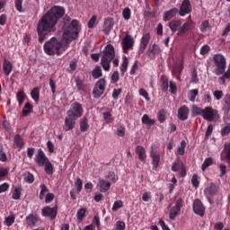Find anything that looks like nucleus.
Instances as JSON below:
<instances>
[{
	"label": "nucleus",
	"mask_w": 230,
	"mask_h": 230,
	"mask_svg": "<svg viewBox=\"0 0 230 230\" xmlns=\"http://www.w3.org/2000/svg\"><path fill=\"white\" fill-rule=\"evenodd\" d=\"M63 22L62 41L58 40L56 37H53L43 45L44 52L46 55H49V57H53L54 55L60 57V55H62V52L60 51V49H62V43L69 44V42L75 40L80 33V22H78V20L71 21V17L65 16L63 18Z\"/></svg>",
	"instance_id": "f257e3e1"
},
{
	"label": "nucleus",
	"mask_w": 230,
	"mask_h": 230,
	"mask_svg": "<svg viewBox=\"0 0 230 230\" xmlns=\"http://www.w3.org/2000/svg\"><path fill=\"white\" fill-rule=\"evenodd\" d=\"M66 9L64 7L56 5L49 10L40 20L37 25L38 40L42 44L46 40V37L52 31L57 30L56 26L58 19L64 17Z\"/></svg>",
	"instance_id": "f03ea898"
},
{
	"label": "nucleus",
	"mask_w": 230,
	"mask_h": 230,
	"mask_svg": "<svg viewBox=\"0 0 230 230\" xmlns=\"http://www.w3.org/2000/svg\"><path fill=\"white\" fill-rule=\"evenodd\" d=\"M111 62L113 64V67H118V66H119V59L116 58L114 46L109 44L105 47L101 58V66L103 71H106L107 73L111 71Z\"/></svg>",
	"instance_id": "7ed1b4c3"
},
{
	"label": "nucleus",
	"mask_w": 230,
	"mask_h": 230,
	"mask_svg": "<svg viewBox=\"0 0 230 230\" xmlns=\"http://www.w3.org/2000/svg\"><path fill=\"white\" fill-rule=\"evenodd\" d=\"M213 62L216 66L215 75H217V76L224 75V73H226V67H227V60L226 59V57L222 54H216L213 57Z\"/></svg>",
	"instance_id": "20e7f679"
},
{
	"label": "nucleus",
	"mask_w": 230,
	"mask_h": 230,
	"mask_svg": "<svg viewBox=\"0 0 230 230\" xmlns=\"http://www.w3.org/2000/svg\"><path fill=\"white\" fill-rule=\"evenodd\" d=\"M105 87H107V81L105 78H102L96 82L92 93L95 100L102 98L103 93H105Z\"/></svg>",
	"instance_id": "39448f33"
},
{
	"label": "nucleus",
	"mask_w": 230,
	"mask_h": 230,
	"mask_svg": "<svg viewBox=\"0 0 230 230\" xmlns=\"http://www.w3.org/2000/svg\"><path fill=\"white\" fill-rule=\"evenodd\" d=\"M67 116L78 119L84 116V107L80 102H74L71 104V108L66 112Z\"/></svg>",
	"instance_id": "423d86ee"
},
{
	"label": "nucleus",
	"mask_w": 230,
	"mask_h": 230,
	"mask_svg": "<svg viewBox=\"0 0 230 230\" xmlns=\"http://www.w3.org/2000/svg\"><path fill=\"white\" fill-rule=\"evenodd\" d=\"M203 119H206V121H217L220 118V115L218 114V111L213 109V107H205L203 109L202 113Z\"/></svg>",
	"instance_id": "0eeeda50"
},
{
	"label": "nucleus",
	"mask_w": 230,
	"mask_h": 230,
	"mask_svg": "<svg viewBox=\"0 0 230 230\" xmlns=\"http://www.w3.org/2000/svg\"><path fill=\"white\" fill-rule=\"evenodd\" d=\"M182 204H184L182 198H180L176 200L175 206L170 209L169 217L171 220H175L177 215L181 213V208H182Z\"/></svg>",
	"instance_id": "6e6552de"
},
{
	"label": "nucleus",
	"mask_w": 230,
	"mask_h": 230,
	"mask_svg": "<svg viewBox=\"0 0 230 230\" xmlns=\"http://www.w3.org/2000/svg\"><path fill=\"white\" fill-rule=\"evenodd\" d=\"M150 157L152 159L153 170L159 168V163H161V153L151 146Z\"/></svg>",
	"instance_id": "1a4fd4ad"
},
{
	"label": "nucleus",
	"mask_w": 230,
	"mask_h": 230,
	"mask_svg": "<svg viewBox=\"0 0 230 230\" xmlns=\"http://www.w3.org/2000/svg\"><path fill=\"white\" fill-rule=\"evenodd\" d=\"M123 53L128 54V50L134 48V38L130 34H127L121 41Z\"/></svg>",
	"instance_id": "9d476101"
},
{
	"label": "nucleus",
	"mask_w": 230,
	"mask_h": 230,
	"mask_svg": "<svg viewBox=\"0 0 230 230\" xmlns=\"http://www.w3.org/2000/svg\"><path fill=\"white\" fill-rule=\"evenodd\" d=\"M58 211V208L55 206L54 208L51 207H45L41 210L42 217H49L50 220H55L57 218V214Z\"/></svg>",
	"instance_id": "9b49d317"
},
{
	"label": "nucleus",
	"mask_w": 230,
	"mask_h": 230,
	"mask_svg": "<svg viewBox=\"0 0 230 230\" xmlns=\"http://www.w3.org/2000/svg\"><path fill=\"white\" fill-rule=\"evenodd\" d=\"M178 13L181 17H184V15L191 13V2H190V0H183L180 6V10H178Z\"/></svg>",
	"instance_id": "f8f14e48"
},
{
	"label": "nucleus",
	"mask_w": 230,
	"mask_h": 230,
	"mask_svg": "<svg viewBox=\"0 0 230 230\" xmlns=\"http://www.w3.org/2000/svg\"><path fill=\"white\" fill-rule=\"evenodd\" d=\"M217 193H218V186H217L215 183H210L205 189V195L209 202H211V199H213V197H215V195Z\"/></svg>",
	"instance_id": "ddd939ff"
},
{
	"label": "nucleus",
	"mask_w": 230,
	"mask_h": 230,
	"mask_svg": "<svg viewBox=\"0 0 230 230\" xmlns=\"http://www.w3.org/2000/svg\"><path fill=\"white\" fill-rule=\"evenodd\" d=\"M161 53V47L159 45L154 43L153 45L149 46L146 56L151 59V60H155V56L159 55Z\"/></svg>",
	"instance_id": "4468645a"
},
{
	"label": "nucleus",
	"mask_w": 230,
	"mask_h": 230,
	"mask_svg": "<svg viewBox=\"0 0 230 230\" xmlns=\"http://www.w3.org/2000/svg\"><path fill=\"white\" fill-rule=\"evenodd\" d=\"M149 42L150 33L144 34L140 40L138 55H143V53H145V49L148 47Z\"/></svg>",
	"instance_id": "2eb2a0df"
},
{
	"label": "nucleus",
	"mask_w": 230,
	"mask_h": 230,
	"mask_svg": "<svg viewBox=\"0 0 230 230\" xmlns=\"http://www.w3.org/2000/svg\"><path fill=\"white\" fill-rule=\"evenodd\" d=\"M76 119L74 117L67 115L65 119V124L63 126V129L65 132H69V130H73L75 128V125H76Z\"/></svg>",
	"instance_id": "dca6fc26"
},
{
	"label": "nucleus",
	"mask_w": 230,
	"mask_h": 230,
	"mask_svg": "<svg viewBox=\"0 0 230 230\" xmlns=\"http://www.w3.org/2000/svg\"><path fill=\"white\" fill-rule=\"evenodd\" d=\"M49 158L46 156V154L42 149H39L38 154L36 155V164L38 166H44L47 163H49Z\"/></svg>",
	"instance_id": "f3484780"
},
{
	"label": "nucleus",
	"mask_w": 230,
	"mask_h": 230,
	"mask_svg": "<svg viewBox=\"0 0 230 230\" xmlns=\"http://www.w3.org/2000/svg\"><path fill=\"white\" fill-rule=\"evenodd\" d=\"M193 211L196 213V215H199V217H204V213H206V208H204V205L202 204V201L200 199H196L193 203Z\"/></svg>",
	"instance_id": "a211bd4d"
},
{
	"label": "nucleus",
	"mask_w": 230,
	"mask_h": 230,
	"mask_svg": "<svg viewBox=\"0 0 230 230\" xmlns=\"http://www.w3.org/2000/svg\"><path fill=\"white\" fill-rule=\"evenodd\" d=\"M190 116V108L188 106L183 105L181 106L178 110V119L181 121H186Z\"/></svg>",
	"instance_id": "6ab92c4d"
},
{
	"label": "nucleus",
	"mask_w": 230,
	"mask_h": 230,
	"mask_svg": "<svg viewBox=\"0 0 230 230\" xmlns=\"http://www.w3.org/2000/svg\"><path fill=\"white\" fill-rule=\"evenodd\" d=\"M112 28H114V19L111 17L106 18L103 22V33H105V35H109L112 31Z\"/></svg>",
	"instance_id": "aec40b11"
},
{
	"label": "nucleus",
	"mask_w": 230,
	"mask_h": 230,
	"mask_svg": "<svg viewBox=\"0 0 230 230\" xmlns=\"http://www.w3.org/2000/svg\"><path fill=\"white\" fill-rule=\"evenodd\" d=\"M193 24H195L193 21H186L183 25H181L180 31H178L179 37H183V35H186V33L191 30V26H193Z\"/></svg>",
	"instance_id": "412c9836"
},
{
	"label": "nucleus",
	"mask_w": 230,
	"mask_h": 230,
	"mask_svg": "<svg viewBox=\"0 0 230 230\" xmlns=\"http://www.w3.org/2000/svg\"><path fill=\"white\" fill-rule=\"evenodd\" d=\"M25 222L28 227H35L37 222H39V216L37 214L31 213L25 217Z\"/></svg>",
	"instance_id": "4be33fe9"
},
{
	"label": "nucleus",
	"mask_w": 230,
	"mask_h": 230,
	"mask_svg": "<svg viewBox=\"0 0 230 230\" xmlns=\"http://www.w3.org/2000/svg\"><path fill=\"white\" fill-rule=\"evenodd\" d=\"M3 71L5 76H10V74L12 73V71H13V65L12 64V61L6 58L4 59Z\"/></svg>",
	"instance_id": "5701e85b"
},
{
	"label": "nucleus",
	"mask_w": 230,
	"mask_h": 230,
	"mask_svg": "<svg viewBox=\"0 0 230 230\" xmlns=\"http://www.w3.org/2000/svg\"><path fill=\"white\" fill-rule=\"evenodd\" d=\"M135 152L138 155L139 161L145 163L146 161V150L143 146H137Z\"/></svg>",
	"instance_id": "b1692460"
},
{
	"label": "nucleus",
	"mask_w": 230,
	"mask_h": 230,
	"mask_svg": "<svg viewBox=\"0 0 230 230\" xmlns=\"http://www.w3.org/2000/svg\"><path fill=\"white\" fill-rule=\"evenodd\" d=\"M177 13H179V9L177 7L170 9L169 11H166L164 13L163 21H164V22H167V21L173 19V17H175V15H177Z\"/></svg>",
	"instance_id": "393cba45"
},
{
	"label": "nucleus",
	"mask_w": 230,
	"mask_h": 230,
	"mask_svg": "<svg viewBox=\"0 0 230 230\" xmlns=\"http://www.w3.org/2000/svg\"><path fill=\"white\" fill-rule=\"evenodd\" d=\"M111 183L105 180H100L99 183L97 184L98 190L102 191V193H105L111 190Z\"/></svg>",
	"instance_id": "a878e982"
},
{
	"label": "nucleus",
	"mask_w": 230,
	"mask_h": 230,
	"mask_svg": "<svg viewBox=\"0 0 230 230\" xmlns=\"http://www.w3.org/2000/svg\"><path fill=\"white\" fill-rule=\"evenodd\" d=\"M181 24V20H173L170 22L169 28L172 33H175V31H180Z\"/></svg>",
	"instance_id": "bb28decb"
},
{
	"label": "nucleus",
	"mask_w": 230,
	"mask_h": 230,
	"mask_svg": "<svg viewBox=\"0 0 230 230\" xmlns=\"http://www.w3.org/2000/svg\"><path fill=\"white\" fill-rule=\"evenodd\" d=\"M226 159H230V143L228 145H225V148L220 155L221 161H226Z\"/></svg>",
	"instance_id": "cd10ccee"
},
{
	"label": "nucleus",
	"mask_w": 230,
	"mask_h": 230,
	"mask_svg": "<svg viewBox=\"0 0 230 230\" xmlns=\"http://www.w3.org/2000/svg\"><path fill=\"white\" fill-rule=\"evenodd\" d=\"M80 131L81 132H87L89 130V119L84 117L79 122Z\"/></svg>",
	"instance_id": "c85d7f7f"
},
{
	"label": "nucleus",
	"mask_w": 230,
	"mask_h": 230,
	"mask_svg": "<svg viewBox=\"0 0 230 230\" xmlns=\"http://www.w3.org/2000/svg\"><path fill=\"white\" fill-rule=\"evenodd\" d=\"M182 69H184V66H182V64L176 66L172 69V75L173 76H175L176 80L181 81V75L182 73Z\"/></svg>",
	"instance_id": "c756f323"
},
{
	"label": "nucleus",
	"mask_w": 230,
	"mask_h": 230,
	"mask_svg": "<svg viewBox=\"0 0 230 230\" xmlns=\"http://www.w3.org/2000/svg\"><path fill=\"white\" fill-rule=\"evenodd\" d=\"M31 112H33V106L31 103L30 102H26L24 104V107L22 111V114L24 118H26V116H30V114H31Z\"/></svg>",
	"instance_id": "7c9ffc66"
},
{
	"label": "nucleus",
	"mask_w": 230,
	"mask_h": 230,
	"mask_svg": "<svg viewBox=\"0 0 230 230\" xmlns=\"http://www.w3.org/2000/svg\"><path fill=\"white\" fill-rule=\"evenodd\" d=\"M43 166L44 172L47 173V175H53V173H55V167L53 166V164L49 162V160Z\"/></svg>",
	"instance_id": "2f4dec72"
},
{
	"label": "nucleus",
	"mask_w": 230,
	"mask_h": 230,
	"mask_svg": "<svg viewBox=\"0 0 230 230\" xmlns=\"http://www.w3.org/2000/svg\"><path fill=\"white\" fill-rule=\"evenodd\" d=\"M13 142L17 148H22L24 146V139L20 134L14 136Z\"/></svg>",
	"instance_id": "473e14b6"
},
{
	"label": "nucleus",
	"mask_w": 230,
	"mask_h": 230,
	"mask_svg": "<svg viewBox=\"0 0 230 230\" xmlns=\"http://www.w3.org/2000/svg\"><path fill=\"white\" fill-rule=\"evenodd\" d=\"M31 96L32 98V100L38 103L39 100L40 98V90L39 89V87H34L31 92Z\"/></svg>",
	"instance_id": "72a5a7b5"
},
{
	"label": "nucleus",
	"mask_w": 230,
	"mask_h": 230,
	"mask_svg": "<svg viewBox=\"0 0 230 230\" xmlns=\"http://www.w3.org/2000/svg\"><path fill=\"white\" fill-rule=\"evenodd\" d=\"M182 168H184V164L182 163V161L177 159L172 165V172H179Z\"/></svg>",
	"instance_id": "f704fd0d"
},
{
	"label": "nucleus",
	"mask_w": 230,
	"mask_h": 230,
	"mask_svg": "<svg viewBox=\"0 0 230 230\" xmlns=\"http://www.w3.org/2000/svg\"><path fill=\"white\" fill-rule=\"evenodd\" d=\"M142 123L144 125H148V127H152V125H155V120L150 119L148 114H144L143 117H142Z\"/></svg>",
	"instance_id": "c9c22d12"
},
{
	"label": "nucleus",
	"mask_w": 230,
	"mask_h": 230,
	"mask_svg": "<svg viewBox=\"0 0 230 230\" xmlns=\"http://www.w3.org/2000/svg\"><path fill=\"white\" fill-rule=\"evenodd\" d=\"M16 98H17V102L19 103V107H21V105H22V103H24V100L26 98V93H24V91L20 90L16 93Z\"/></svg>",
	"instance_id": "e433bc0d"
},
{
	"label": "nucleus",
	"mask_w": 230,
	"mask_h": 230,
	"mask_svg": "<svg viewBox=\"0 0 230 230\" xmlns=\"http://www.w3.org/2000/svg\"><path fill=\"white\" fill-rule=\"evenodd\" d=\"M103 73L102 72V67L101 66H95V68L92 71V76L94 79H98L101 76H102Z\"/></svg>",
	"instance_id": "4c0bfd02"
},
{
	"label": "nucleus",
	"mask_w": 230,
	"mask_h": 230,
	"mask_svg": "<svg viewBox=\"0 0 230 230\" xmlns=\"http://www.w3.org/2000/svg\"><path fill=\"white\" fill-rule=\"evenodd\" d=\"M128 68V58L124 56L122 64L119 67L120 72L122 73V75H125V73H127Z\"/></svg>",
	"instance_id": "58836bf2"
},
{
	"label": "nucleus",
	"mask_w": 230,
	"mask_h": 230,
	"mask_svg": "<svg viewBox=\"0 0 230 230\" xmlns=\"http://www.w3.org/2000/svg\"><path fill=\"white\" fill-rule=\"evenodd\" d=\"M85 213H87V208H82L77 211L76 217L79 222H83L84 218H85Z\"/></svg>",
	"instance_id": "ea45409f"
},
{
	"label": "nucleus",
	"mask_w": 230,
	"mask_h": 230,
	"mask_svg": "<svg viewBox=\"0 0 230 230\" xmlns=\"http://www.w3.org/2000/svg\"><path fill=\"white\" fill-rule=\"evenodd\" d=\"M213 164V158L212 157H208L205 159L204 163L201 165V170L202 172H205L209 166Z\"/></svg>",
	"instance_id": "a19ab883"
},
{
	"label": "nucleus",
	"mask_w": 230,
	"mask_h": 230,
	"mask_svg": "<svg viewBox=\"0 0 230 230\" xmlns=\"http://www.w3.org/2000/svg\"><path fill=\"white\" fill-rule=\"evenodd\" d=\"M48 191H49V190L48 189V186H46V184H41L40 192V200H44Z\"/></svg>",
	"instance_id": "79ce46f5"
},
{
	"label": "nucleus",
	"mask_w": 230,
	"mask_h": 230,
	"mask_svg": "<svg viewBox=\"0 0 230 230\" xmlns=\"http://www.w3.org/2000/svg\"><path fill=\"white\" fill-rule=\"evenodd\" d=\"M199 96V90L193 89L189 92L188 99L190 102H195V99Z\"/></svg>",
	"instance_id": "37998d69"
},
{
	"label": "nucleus",
	"mask_w": 230,
	"mask_h": 230,
	"mask_svg": "<svg viewBox=\"0 0 230 230\" xmlns=\"http://www.w3.org/2000/svg\"><path fill=\"white\" fill-rule=\"evenodd\" d=\"M190 78V84H199V75L197 74V68L192 69Z\"/></svg>",
	"instance_id": "c03bdc74"
},
{
	"label": "nucleus",
	"mask_w": 230,
	"mask_h": 230,
	"mask_svg": "<svg viewBox=\"0 0 230 230\" xmlns=\"http://www.w3.org/2000/svg\"><path fill=\"white\" fill-rule=\"evenodd\" d=\"M75 84L78 91H85V84H84V80L80 77L75 79Z\"/></svg>",
	"instance_id": "a18cd8bd"
},
{
	"label": "nucleus",
	"mask_w": 230,
	"mask_h": 230,
	"mask_svg": "<svg viewBox=\"0 0 230 230\" xmlns=\"http://www.w3.org/2000/svg\"><path fill=\"white\" fill-rule=\"evenodd\" d=\"M158 121L160 123H164L166 121V111L164 110H161L157 113Z\"/></svg>",
	"instance_id": "49530a36"
},
{
	"label": "nucleus",
	"mask_w": 230,
	"mask_h": 230,
	"mask_svg": "<svg viewBox=\"0 0 230 230\" xmlns=\"http://www.w3.org/2000/svg\"><path fill=\"white\" fill-rule=\"evenodd\" d=\"M12 199L13 200H19V199H21V188L19 187L14 188V190H13Z\"/></svg>",
	"instance_id": "de8ad7c7"
},
{
	"label": "nucleus",
	"mask_w": 230,
	"mask_h": 230,
	"mask_svg": "<svg viewBox=\"0 0 230 230\" xmlns=\"http://www.w3.org/2000/svg\"><path fill=\"white\" fill-rule=\"evenodd\" d=\"M119 82V72L114 71L111 76V84H118Z\"/></svg>",
	"instance_id": "09e8293b"
},
{
	"label": "nucleus",
	"mask_w": 230,
	"mask_h": 230,
	"mask_svg": "<svg viewBox=\"0 0 230 230\" xmlns=\"http://www.w3.org/2000/svg\"><path fill=\"white\" fill-rule=\"evenodd\" d=\"M185 150H186V141L182 140L181 142V146L178 147V151H177L178 155H184Z\"/></svg>",
	"instance_id": "8fccbe9b"
},
{
	"label": "nucleus",
	"mask_w": 230,
	"mask_h": 230,
	"mask_svg": "<svg viewBox=\"0 0 230 230\" xmlns=\"http://www.w3.org/2000/svg\"><path fill=\"white\" fill-rule=\"evenodd\" d=\"M203 112H204V109L202 110L199 108L197 105L192 106V114L194 116H202Z\"/></svg>",
	"instance_id": "3c124183"
},
{
	"label": "nucleus",
	"mask_w": 230,
	"mask_h": 230,
	"mask_svg": "<svg viewBox=\"0 0 230 230\" xmlns=\"http://www.w3.org/2000/svg\"><path fill=\"white\" fill-rule=\"evenodd\" d=\"M130 15H131V11L130 8L126 7L123 12H122V17L123 19H125V21H128V19H130Z\"/></svg>",
	"instance_id": "603ef678"
},
{
	"label": "nucleus",
	"mask_w": 230,
	"mask_h": 230,
	"mask_svg": "<svg viewBox=\"0 0 230 230\" xmlns=\"http://www.w3.org/2000/svg\"><path fill=\"white\" fill-rule=\"evenodd\" d=\"M15 8L20 13H24V9H22V0H15Z\"/></svg>",
	"instance_id": "864d4df0"
},
{
	"label": "nucleus",
	"mask_w": 230,
	"mask_h": 230,
	"mask_svg": "<svg viewBox=\"0 0 230 230\" xmlns=\"http://www.w3.org/2000/svg\"><path fill=\"white\" fill-rule=\"evenodd\" d=\"M191 184L194 188H198L200 184V181H199V175L193 174L191 178Z\"/></svg>",
	"instance_id": "5fc2aeb1"
},
{
	"label": "nucleus",
	"mask_w": 230,
	"mask_h": 230,
	"mask_svg": "<svg viewBox=\"0 0 230 230\" xmlns=\"http://www.w3.org/2000/svg\"><path fill=\"white\" fill-rule=\"evenodd\" d=\"M103 119H105L106 123H111L112 119V114L110 111H105L102 113Z\"/></svg>",
	"instance_id": "6e6d98bb"
},
{
	"label": "nucleus",
	"mask_w": 230,
	"mask_h": 230,
	"mask_svg": "<svg viewBox=\"0 0 230 230\" xmlns=\"http://www.w3.org/2000/svg\"><path fill=\"white\" fill-rule=\"evenodd\" d=\"M219 177H224V175L227 173V166H226L224 164H219Z\"/></svg>",
	"instance_id": "4d7b16f0"
},
{
	"label": "nucleus",
	"mask_w": 230,
	"mask_h": 230,
	"mask_svg": "<svg viewBox=\"0 0 230 230\" xmlns=\"http://www.w3.org/2000/svg\"><path fill=\"white\" fill-rule=\"evenodd\" d=\"M229 134H230V123H228L226 126H225L221 129V136L226 137V136H229Z\"/></svg>",
	"instance_id": "13d9d810"
},
{
	"label": "nucleus",
	"mask_w": 230,
	"mask_h": 230,
	"mask_svg": "<svg viewBox=\"0 0 230 230\" xmlns=\"http://www.w3.org/2000/svg\"><path fill=\"white\" fill-rule=\"evenodd\" d=\"M208 28H209V22L204 21V22H202L199 30H200V31L205 33V31H208Z\"/></svg>",
	"instance_id": "bf43d9fd"
},
{
	"label": "nucleus",
	"mask_w": 230,
	"mask_h": 230,
	"mask_svg": "<svg viewBox=\"0 0 230 230\" xmlns=\"http://www.w3.org/2000/svg\"><path fill=\"white\" fill-rule=\"evenodd\" d=\"M121 208H123V201L122 200L115 201L112 206V211H118V209Z\"/></svg>",
	"instance_id": "052dcab7"
},
{
	"label": "nucleus",
	"mask_w": 230,
	"mask_h": 230,
	"mask_svg": "<svg viewBox=\"0 0 230 230\" xmlns=\"http://www.w3.org/2000/svg\"><path fill=\"white\" fill-rule=\"evenodd\" d=\"M24 180H25L29 184H32V182H34V181H35V177H34L33 174H31V172H28L27 174H25Z\"/></svg>",
	"instance_id": "680f3d73"
},
{
	"label": "nucleus",
	"mask_w": 230,
	"mask_h": 230,
	"mask_svg": "<svg viewBox=\"0 0 230 230\" xmlns=\"http://www.w3.org/2000/svg\"><path fill=\"white\" fill-rule=\"evenodd\" d=\"M139 94L140 96H143V98H145L146 102H150V96L148 95V92H146V90H145L144 88H141L139 90Z\"/></svg>",
	"instance_id": "e2e57ef3"
},
{
	"label": "nucleus",
	"mask_w": 230,
	"mask_h": 230,
	"mask_svg": "<svg viewBox=\"0 0 230 230\" xmlns=\"http://www.w3.org/2000/svg\"><path fill=\"white\" fill-rule=\"evenodd\" d=\"M83 186H84V182L80 178H77V180L75 181V188L77 190V193H80V191H82Z\"/></svg>",
	"instance_id": "0e129e2a"
},
{
	"label": "nucleus",
	"mask_w": 230,
	"mask_h": 230,
	"mask_svg": "<svg viewBox=\"0 0 230 230\" xmlns=\"http://www.w3.org/2000/svg\"><path fill=\"white\" fill-rule=\"evenodd\" d=\"M213 134V125L210 124L208 126L206 134H205V139H209V137Z\"/></svg>",
	"instance_id": "69168bd1"
},
{
	"label": "nucleus",
	"mask_w": 230,
	"mask_h": 230,
	"mask_svg": "<svg viewBox=\"0 0 230 230\" xmlns=\"http://www.w3.org/2000/svg\"><path fill=\"white\" fill-rule=\"evenodd\" d=\"M55 200V194L53 193H48L45 197V202L46 204H51V201Z\"/></svg>",
	"instance_id": "338daca9"
},
{
	"label": "nucleus",
	"mask_w": 230,
	"mask_h": 230,
	"mask_svg": "<svg viewBox=\"0 0 230 230\" xmlns=\"http://www.w3.org/2000/svg\"><path fill=\"white\" fill-rule=\"evenodd\" d=\"M115 226L117 230H125L126 227L125 222L123 221H117Z\"/></svg>",
	"instance_id": "774afa93"
}]
</instances>
